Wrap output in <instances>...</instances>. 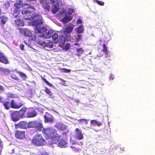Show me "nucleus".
Here are the masks:
<instances>
[{"instance_id":"1","label":"nucleus","mask_w":155,"mask_h":155,"mask_svg":"<svg viewBox=\"0 0 155 155\" xmlns=\"http://www.w3.org/2000/svg\"><path fill=\"white\" fill-rule=\"evenodd\" d=\"M34 10L35 9L34 8L31 7H27L24 8V9L22 10L21 13L24 15V18L26 20H31L37 18V19H36L35 22L37 25H41L43 23L41 21V17L38 14H32V13Z\"/></svg>"},{"instance_id":"8","label":"nucleus","mask_w":155,"mask_h":155,"mask_svg":"<svg viewBox=\"0 0 155 155\" xmlns=\"http://www.w3.org/2000/svg\"><path fill=\"white\" fill-rule=\"evenodd\" d=\"M11 117L14 121H16L19 119V112L16 111L11 114Z\"/></svg>"},{"instance_id":"44","label":"nucleus","mask_w":155,"mask_h":155,"mask_svg":"<svg viewBox=\"0 0 155 155\" xmlns=\"http://www.w3.org/2000/svg\"><path fill=\"white\" fill-rule=\"evenodd\" d=\"M97 2V3L101 5V6H103L104 5V2L102 1H98L97 0H95Z\"/></svg>"},{"instance_id":"49","label":"nucleus","mask_w":155,"mask_h":155,"mask_svg":"<svg viewBox=\"0 0 155 155\" xmlns=\"http://www.w3.org/2000/svg\"><path fill=\"white\" fill-rule=\"evenodd\" d=\"M119 149H120L119 151L120 152H122L124 151V147H120L119 148Z\"/></svg>"},{"instance_id":"43","label":"nucleus","mask_w":155,"mask_h":155,"mask_svg":"<svg viewBox=\"0 0 155 155\" xmlns=\"http://www.w3.org/2000/svg\"><path fill=\"white\" fill-rule=\"evenodd\" d=\"M3 143L1 139H0V153L2 152V149Z\"/></svg>"},{"instance_id":"6","label":"nucleus","mask_w":155,"mask_h":155,"mask_svg":"<svg viewBox=\"0 0 155 155\" xmlns=\"http://www.w3.org/2000/svg\"><path fill=\"white\" fill-rule=\"evenodd\" d=\"M76 138L77 139L81 140L84 138V136L81 130L78 128H76L75 130Z\"/></svg>"},{"instance_id":"53","label":"nucleus","mask_w":155,"mask_h":155,"mask_svg":"<svg viewBox=\"0 0 155 155\" xmlns=\"http://www.w3.org/2000/svg\"><path fill=\"white\" fill-rule=\"evenodd\" d=\"M83 144V142H80L78 143V144L79 145H81V146Z\"/></svg>"},{"instance_id":"3","label":"nucleus","mask_w":155,"mask_h":155,"mask_svg":"<svg viewBox=\"0 0 155 155\" xmlns=\"http://www.w3.org/2000/svg\"><path fill=\"white\" fill-rule=\"evenodd\" d=\"M45 142V140L43 138L41 134H37L33 137L31 142L35 145L38 146H43Z\"/></svg>"},{"instance_id":"12","label":"nucleus","mask_w":155,"mask_h":155,"mask_svg":"<svg viewBox=\"0 0 155 155\" xmlns=\"http://www.w3.org/2000/svg\"><path fill=\"white\" fill-rule=\"evenodd\" d=\"M43 127V125L41 123L35 121V128H37L38 130L40 131Z\"/></svg>"},{"instance_id":"38","label":"nucleus","mask_w":155,"mask_h":155,"mask_svg":"<svg viewBox=\"0 0 155 155\" xmlns=\"http://www.w3.org/2000/svg\"><path fill=\"white\" fill-rule=\"evenodd\" d=\"M82 38V35H78L76 38V41L77 42H79L80 41L81 39Z\"/></svg>"},{"instance_id":"23","label":"nucleus","mask_w":155,"mask_h":155,"mask_svg":"<svg viewBox=\"0 0 155 155\" xmlns=\"http://www.w3.org/2000/svg\"><path fill=\"white\" fill-rule=\"evenodd\" d=\"M43 2V3L42 4L43 8L46 11H49L50 8V5L45 2Z\"/></svg>"},{"instance_id":"48","label":"nucleus","mask_w":155,"mask_h":155,"mask_svg":"<svg viewBox=\"0 0 155 155\" xmlns=\"http://www.w3.org/2000/svg\"><path fill=\"white\" fill-rule=\"evenodd\" d=\"M11 77L12 78H13L14 79H16L17 78V77L14 74H12L11 75Z\"/></svg>"},{"instance_id":"63","label":"nucleus","mask_w":155,"mask_h":155,"mask_svg":"<svg viewBox=\"0 0 155 155\" xmlns=\"http://www.w3.org/2000/svg\"><path fill=\"white\" fill-rule=\"evenodd\" d=\"M24 5L25 6H26V5H28V4H24Z\"/></svg>"},{"instance_id":"60","label":"nucleus","mask_w":155,"mask_h":155,"mask_svg":"<svg viewBox=\"0 0 155 155\" xmlns=\"http://www.w3.org/2000/svg\"><path fill=\"white\" fill-rule=\"evenodd\" d=\"M0 101L3 104V102H4V101H2V100H1V101Z\"/></svg>"},{"instance_id":"24","label":"nucleus","mask_w":155,"mask_h":155,"mask_svg":"<svg viewBox=\"0 0 155 155\" xmlns=\"http://www.w3.org/2000/svg\"><path fill=\"white\" fill-rule=\"evenodd\" d=\"M67 144V143L64 140L62 139H61L58 143V146L60 147H62L64 146Z\"/></svg>"},{"instance_id":"5","label":"nucleus","mask_w":155,"mask_h":155,"mask_svg":"<svg viewBox=\"0 0 155 155\" xmlns=\"http://www.w3.org/2000/svg\"><path fill=\"white\" fill-rule=\"evenodd\" d=\"M44 117V122L45 123H52L54 121L53 116L51 114L48 112H45Z\"/></svg>"},{"instance_id":"19","label":"nucleus","mask_w":155,"mask_h":155,"mask_svg":"<svg viewBox=\"0 0 155 155\" xmlns=\"http://www.w3.org/2000/svg\"><path fill=\"white\" fill-rule=\"evenodd\" d=\"M58 35L56 33H55L52 35L53 41L54 43H57L58 42Z\"/></svg>"},{"instance_id":"4","label":"nucleus","mask_w":155,"mask_h":155,"mask_svg":"<svg viewBox=\"0 0 155 155\" xmlns=\"http://www.w3.org/2000/svg\"><path fill=\"white\" fill-rule=\"evenodd\" d=\"M74 25L69 23L63 31V33L66 38H70V34L73 31Z\"/></svg>"},{"instance_id":"40","label":"nucleus","mask_w":155,"mask_h":155,"mask_svg":"<svg viewBox=\"0 0 155 155\" xmlns=\"http://www.w3.org/2000/svg\"><path fill=\"white\" fill-rule=\"evenodd\" d=\"M47 46L46 47H49L50 48H51L53 47V43L52 42H49L48 43H47Z\"/></svg>"},{"instance_id":"52","label":"nucleus","mask_w":155,"mask_h":155,"mask_svg":"<svg viewBox=\"0 0 155 155\" xmlns=\"http://www.w3.org/2000/svg\"><path fill=\"white\" fill-rule=\"evenodd\" d=\"M15 126L16 128H18L19 127V124H16L15 125Z\"/></svg>"},{"instance_id":"51","label":"nucleus","mask_w":155,"mask_h":155,"mask_svg":"<svg viewBox=\"0 0 155 155\" xmlns=\"http://www.w3.org/2000/svg\"><path fill=\"white\" fill-rule=\"evenodd\" d=\"M42 155H48V153L45 152H43L41 153Z\"/></svg>"},{"instance_id":"32","label":"nucleus","mask_w":155,"mask_h":155,"mask_svg":"<svg viewBox=\"0 0 155 155\" xmlns=\"http://www.w3.org/2000/svg\"><path fill=\"white\" fill-rule=\"evenodd\" d=\"M3 104L5 109L7 110H8L11 106L10 104L8 102H3Z\"/></svg>"},{"instance_id":"30","label":"nucleus","mask_w":155,"mask_h":155,"mask_svg":"<svg viewBox=\"0 0 155 155\" xmlns=\"http://www.w3.org/2000/svg\"><path fill=\"white\" fill-rule=\"evenodd\" d=\"M15 26H16L17 28L18 29H19V18H15Z\"/></svg>"},{"instance_id":"39","label":"nucleus","mask_w":155,"mask_h":155,"mask_svg":"<svg viewBox=\"0 0 155 155\" xmlns=\"http://www.w3.org/2000/svg\"><path fill=\"white\" fill-rule=\"evenodd\" d=\"M1 71L2 72L5 73V74H7L9 72V71L7 69L5 68H1Z\"/></svg>"},{"instance_id":"47","label":"nucleus","mask_w":155,"mask_h":155,"mask_svg":"<svg viewBox=\"0 0 155 155\" xmlns=\"http://www.w3.org/2000/svg\"><path fill=\"white\" fill-rule=\"evenodd\" d=\"M20 26H23L24 25V22H23V21L22 20H20Z\"/></svg>"},{"instance_id":"35","label":"nucleus","mask_w":155,"mask_h":155,"mask_svg":"<svg viewBox=\"0 0 155 155\" xmlns=\"http://www.w3.org/2000/svg\"><path fill=\"white\" fill-rule=\"evenodd\" d=\"M58 8L55 5H54V8L52 10V12L53 14H54L57 13L58 10Z\"/></svg>"},{"instance_id":"46","label":"nucleus","mask_w":155,"mask_h":155,"mask_svg":"<svg viewBox=\"0 0 155 155\" xmlns=\"http://www.w3.org/2000/svg\"><path fill=\"white\" fill-rule=\"evenodd\" d=\"M82 23V21L80 19H79L77 21L76 24H81Z\"/></svg>"},{"instance_id":"36","label":"nucleus","mask_w":155,"mask_h":155,"mask_svg":"<svg viewBox=\"0 0 155 155\" xmlns=\"http://www.w3.org/2000/svg\"><path fill=\"white\" fill-rule=\"evenodd\" d=\"M20 76L23 80H25L27 78V76L26 75L22 72H20Z\"/></svg>"},{"instance_id":"59","label":"nucleus","mask_w":155,"mask_h":155,"mask_svg":"<svg viewBox=\"0 0 155 155\" xmlns=\"http://www.w3.org/2000/svg\"><path fill=\"white\" fill-rule=\"evenodd\" d=\"M14 149H13L12 150V152L11 153H14Z\"/></svg>"},{"instance_id":"42","label":"nucleus","mask_w":155,"mask_h":155,"mask_svg":"<svg viewBox=\"0 0 155 155\" xmlns=\"http://www.w3.org/2000/svg\"><path fill=\"white\" fill-rule=\"evenodd\" d=\"M15 136L17 138H19V132L17 130L15 133Z\"/></svg>"},{"instance_id":"10","label":"nucleus","mask_w":155,"mask_h":155,"mask_svg":"<svg viewBox=\"0 0 155 155\" xmlns=\"http://www.w3.org/2000/svg\"><path fill=\"white\" fill-rule=\"evenodd\" d=\"M0 61L4 64H7L8 63L7 59L5 56L4 54L0 52Z\"/></svg>"},{"instance_id":"33","label":"nucleus","mask_w":155,"mask_h":155,"mask_svg":"<svg viewBox=\"0 0 155 155\" xmlns=\"http://www.w3.org/2000/svg\"><path fill=\"white\" fill-rule=\"evenodd\" d=\"M41 79L44 82L46 83L49 87H52L53 85L48 81L45 78L41 77Z\"/></svg>"},{"instance_id":"55","label":"nucleus","mask_w":155,"mask_h":155,"mask_svg":"<svg viewBox=\"0 0 155 155\" xmlns=\"http://www.w3.org/2000/svg\"><path fill=\"white\" fill-rule=\"evenodd\" d=\"M20 6H21V5H21V7H22L23 6V5H22L23 3H22V2L21 0H20Z\"/></svg>"},{"instance_id":"22","label":"nucleus","mask_w":155,"mask_h":155,"mask_svg":"<svg viewBox=\"0 0 155 155\" xmlns=\"http://www.w3.org/2000/svg\"><path fill=\"white\" fill-rule=\"evenodd\" d=\"M44 91L47 94L49 95L51 98H53L54 97L52 94V93L50 89L47 87H45V89Z\"/></svg>"},{"instance_id":"34","label":"nucleus","mask_w":155,"mask_h":155,"mask_svg":"<svg viewBox=\"0 0 155 155\" xmlns=\"http://www.w3.org/2000/svg\"><path fill=\"white\" fill-rule=\"evenodd\" d=\"M102 51L106 54H107L108 53V50L107 49V48L105 44H104L103 45V48L102 50Z\"/></svg>"},{"instance_id":"17","label":"nucleus","mask_w":155,"mask_h":155,"mask_svg":"<svg viewBox=\"0 0 155 155\" xmlns=\"http://www.w3.org/2000/svg\"><path fill=\"white\" fill-rule=\"evenodd\" d=\"M11 107L13 108L18 109L19 108V106L17 104L15 100L13 99L11 101L10 103Z\"/></svg>"},{"instance_id":"9","label":"nucleus","mask_w":155,"mask_h":155,"mask_svg":"<svg viewBox=\"0 0 155 155\" xmlns=\"http://www.w3.org/2000/svg\"><path fill=\"white\" fill-rule=\"evenodd\" d=\"M32 39L35 41H36V43L41 46L45 47L47 46V43L44 41H43L41 40H37L36 37L35 36H33L32 38Z\"/></svg>"},{"instance_id":"62","label":"nucleus","mask_w":155,"mask_h":155,"mask_svg":"<svg viewBox=\"0 0 155 155\" xmlns=\"http://www.w3.org/2000/svg\"><path fill=\"white\" fill-rule=\"evenodd\" d=\"M2 98L1 97H0V101H1V100H2Z\"/></svg>"},{"instance_id":"31","label":"nucleus","mask_w":155,"mask_h":155,"mask_svg":"<svg viewBox=\"0 0 155 155\" xmlns=\"http://www.w3.org/2000/svg\"><path fill=\"white\" fill-rule=\"evenodd\" d=\"M28 128H35V121H30L28 124Z\"/></svg>"},{"instance_id":"25","label":"nucleus","mask_w":155,"mask_h":155,"mask_svg":"<svg viewBox=\"0 0 155 155\" xmlns=\"http://www.w3.org/2000/svg\"><path fill=\"white\" fill-rule=\"evenodd\" d=\"M79 124L83 125H86L88 124L87 120L85 119H81L78 120Z\"/></svg>"},{"instance_id":"57","label":"nucleus","mask_w":155,"mask_h":155,"mask_svg":"<svg viewBox=\"0 0 155 155\" xmlns=\"http://www.w3.org/2000/svg\"><path fill=\"white\" fill-rule=\"evenodd\" d=\"M74 45H75L79 46V45L80 44L78 43H74Z\"/></svg>"},{"instance_id":"64","label":"nucleus","mask_w":155,"mask_h":155,"mask_svg":"<svg viewBox=\"0 0 155 155\" xmlns=\"http://www.w3.org/2000/svg\"><path fill=\"white\" fill-rule=\"evenodd\" d=\"M21 28H20V31H21Z\"/></svg>"},{"instance_id":"45","label":"nucleus","mask_w":155,"mask_h":155,"mask_svg":"<svg viewBox=\"0 0 155 155\" xmlns=\"http://www.w3.org/2000/svg\"><path fill=\"white\" fill-rule=\"evenodd\" d=\"M61 69L63 70V72L65 73H68L70 71V69H67L65 68H63Z\"/></svg>"},{"instance_id":"58","label":"nucleus","mask_w":155,"mask_h":155,"mask_svg":"<svg viewBox=\"0 0 155 155\" xmlns=\"http://www.w3.org/2000/svg\"><path fill=\"white\" fill-rule=\"evenodd\" d=\"M52 3H54L55 2V0H50Z\"/></svg>"},{"instance_id":"20","label":"nucleus","mask_w":155,"mask_h":155,"mask_svg":"<svg viewBox=\"0 0 155 155\" xmlns=\"http://www.w3.org/2000/svg\"><path fill=\"white\" fill-rule=\"evenodd\" d=\"M76 31L78 33H83L84 31L83 27L82 25L79 26L78 28L75 29Z\"/></svg>"},{"instance_id":"28","label":"nucleus","mask_w":155,"mask_h":155,"mask_svg":"<svg viewBox=\"0 0 155 155\" xmlns=\"http://www.w3.org/2000/svg\"><path fill=\"white\" fill-rule=\"evenodd\" d=\"M76 51L77 52V55L80 56L84 52V50L82 48H80L77 49Z\"/></svg>"},{"instance_id":"37","label":"nucleus","mask_w":155,"mask_h":155,"mask_svg":"<svg viewBox=\"0 0 155 155\" xmlns=\"http://www.w3.org/2000/svg\"><path fill=\"white\" fill-rule=\"evenodd\" d=\"M25 138V131L20 130V139Z\"/></svg>"},{"instance_id":"16","label":"nucleus","mask_w":155,"mask_h":155,"mask_svg":"<svg viewBox=\"0 0 155 155\" xmlns=\"http://www.w3.org/2000/svg\"><path fill=\"white\" fill-rule=\"evenodd\" d=\"M72 17L70 16H65L61 19L63 22L67 23L69 22L72 20Z\"/></svg>"},{"instance_id":"41","label":"nucleus","mask_w":155,"mask_h":155,"mask_svg":"<svg viewBox=\"0 0 155 155\" xmlns=\"http://www.w3.org/2000/svg\"><path fill=\"white\" fill-rule=\"evenodd\" d=\"M74 12V9L72 8H70L69 9L68 13L70 15H71Z\"/></svg>"},{"instance_id":"18","label":"nucleus","mask_w":155,"mask_h":155,"mask_svg":"<svg viewBox=\"0 0 155 155\" xmlns=\"http://www.w3.org/2000/svg\"><path fill=\"white\" fill-rule=\"evenodd\" d=\"M37 31L38 33H44L46 32V29L45 27H39L36 28Z\"/></svg>"},{"instance_id":"14","label":"nucleus","mask_w":155,"mask_h":155,"mask_svg":"<svg viewBox=\"0 0 155 155\" xmlns=\"http://www.w3.org/2000/svg\"><path fill=\"white\" fill-rule=\"evenodd\" d=\"M91 125L93 126H97L99 127L102 124V123L100 121H97L95 120H92L90 121Z\"/></svg>"},{"instance_id":"54","label":"nucleus","mask_w":155,"mask_h":155,"mask_svg":"<svg viewBox=\"0 0 155 155\" xmlns=\"http://www.w3.org/2000/svg\"><path fill=\"white\" fill-rule=\"evenodd\" d=\"M9 96H10L11 97H14V95L12 94H9Z\"/></svg>"},{"instance_id":"7","label":"nucleus","mask_w":155,"mask_h":155,"mask_svg":"<svg viewBox=\"0 0 155 155\" xmlns=\"http://www.w3.org/2000/svg\"><path fill=\"white\" fill-rule=\"evenodd\" d=\"M14 5L15 6V8L14 11L13 16L14 17V18H19V3H15Z\"/></svg>"},{"instance_id":"15","label":"nucleus","mask_w":155,"mask_h":155,"mask_svg":"<svg viewBox=\"0 0 155 155\" xmlns=\"http://www.w3.org/2000/svg\"><path fill=\"white\" fill-rule=\"evenodd\" d=\"M53 32L52 31L49 30L46 34H43L41 36L45 38H50L52 36Z\"/></svg>"},{"instance_id":"50","label":"nucleus","mask_w":155,"mask_h":155,"mask_svg":"<svg viewBox=\"0 0 155 155\" xmlns=\"http://www.w3.org/2000/svg\"><path fill=\"white\" fill-rule=\"evenodd\" d=\"M4 90V88L2 86L0 85V91H2Z\"/></svg>"},{"instance_id":"27","label":"nucleus","mask_w":155,"mask_h":155,"mask_svg":"<svg viewBox=\"0 0 155 155\" xmlns=\"http://www.w3.org/2000/svg\"><path fill=\"white\" fill-rule=\"evenodd\" d=\"M24 35L25 36L29 37L31 36V33L28 29H25L23 31Z\"/></svg>"},{"instance_id":"29","label":"nucleus","mask_w":155,"mask_h":155,"mask_svg":"<svg viewBox=\"0 0 155 155\" xmlns=\"http://www.w3.org/2000/svg\"><path fill=\"white\" fill-rule=\"evenodd\" d=\"M1 23L2 25L5 24L8 20V18L5 16L3 15L1 18Z\"/></svg>"},{"instance_id":"2","label":"nucleus","mask_w":155,"mask_h":155,"mask_svg":"<svg viewBox=\"0 0 155 155\" xmlns=\"http://www.w3.org/2000/svg\"><path fill=\"white\" fill-rule=\"evenodd\" d=\"M57 132L56 130L52 127L44 129L42 131L46 139H51V143L52 144H56L60 139L61 136Z\"/></svg>"},{"instance_id":"21","label":"nucleus","mask_w":155,"mask_h":155,"mask_svg":"<svg viewBox=\"0 0 155 155\" xmlns=\"http://www.w3.org/2000/svg\"><path fill=\"white\" fill-rule=\"evenodd\" d=\"M28 126L27 123L25 121H21L20 122V128L26 129Z\"/></svg>"},{"instance_id":"26","label":"nucleus","mask_w":155,"mask_h":155,"mask_svg":"<svg viewBox=\"0 0 155 155\" xmlns=\"http://www.w3.org/2000/svg\"><path fill=\"white\" fill-rule=\"evenodd\" d=\"M66 41V38L63 35H61L58 38V42L60 43L63 44Z\"/></svg>"},{"instance_id":"13","label":"nucleus","mask_w":155,"mask_h":155,"mask_svg":"<svg viewBox=\"0 0 155 155\" xmlns=\"http://www.w3.org/2000/svg\"><path fill=\"white\" fill-rule=\"evenodd\" d=\"M28 117H35L37 115V113L35 110L28 112L27 113Z\"/></svg>"},{"instance_id":"61","label":"nucleus","mask_w":155,"mask_h":155,"mask_svg":"<svg viewBox=\"0 0 155 155\" xmlns=\"http://www.w3.org/2000/svg\"><path fill=\"white\" fill-rule=\"evenodd\" d=\"M27 1H34L35 0H27Z\"/></svg>"},{"instance_id":"11","label":"nucleus","mask_w":155,"mask_h":155,"mask_svg":"<svg viewBox=\"0 0 155 155\" xmlns=\"http://www.w3.org/2000/svg\"><path fill=\"white\" fill-rule=\"evenodd\" d=\"M27 110V108L26 107H22L20 109V117H25Z\"/></svg>"},{"instance_id":"56","label":"nucleus","mask_w":155,"mask_h":155,"mask_svg":"<svg viewBox=\"0 0 155 155\" xmlns=\"http://www.w3.org/2000/svg\"><path fill=\"white\" fill-rule=\"evenodd\" d=\"M24 47V45L23 44L21 45V49L22 50H23Z\"/></svg>"}]
</instances>
